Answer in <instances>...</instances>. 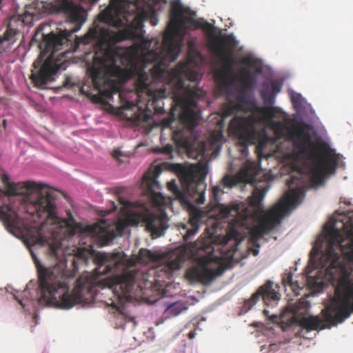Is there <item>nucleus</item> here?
Instances as JSON below:
<instances>
[{
  "instance_id": "nucleus-5",
  "label": "nucleus",
  "mask_w": 353,
  "mask_h": 353,
  "mask_svg": "<svg viewBox=\"0 0 353 353\" xmlns=\"http://www.w3.org/2000/svg\"><path fill=\"white\" fill-rule=\"evenodd\" d=\"M342 251L347 262L340 261L332 248L323 257L328 262L330 280L336 281L334 295L322 311L324 321L332 325L343 323L353 312V241L348 246L342 247Z\"/></svg>"
},
{
  "instance_id": "nucleus-25",
  "label": "nucleus",
  "mask_w": 353,
  "mask_h": 353,
  "mask_svg": "<svg viewBox=\"0 0 353 353\" xmlns=\"http://www.w3.org/2000/svg\"><path fill=\"white\" fill-rule=\"evenodd\" d=\"M203 217V212L197 208H192L190 210V219L188 225H183V229L185 230L183 239L188 241L199 230V222Z\"/></svg>"
},
{
  "instance_id": "nucleus-56",
  "label": "nucleus",
  "mask_w": 353,
  "mask_h": 353,
  "mask_svg": "<svg viewBox=\"0 0 353 353\" xmlns=\"http://www.w3.org/2000/svg\"><path fill=\"white\" fill-rule=\"evenodd\" d=\"M243 222H244V221H242L241 222V225H243V224H244V223H243Z\"/></svg>"
},
{
  "instance_id": "nucleus-1",
  "label": "nucleus",
  "mask_w": 353,
  "mask_h": 353,
  "mask_svg": "<svg viewBox=\"0 0 353 353\" xmlns=\"http://www.w3.org/2000/svg\"><path fill=\"white\" fill-rule=\"evenodd\" d=\"M107 55L111 59L110 64L97 56L94 57L91 64H87L88 73L99 93L109 99L118 94L123 110L137 108L142 112L135 115L137 121H146L149 117L147 112L163 113L166 89H157L156 81L166 76L174 90L170 82L171 70H167L172 61L166 59L161 62L151 54L139 57L134 50L123 49L110 50Z\"/></svg>"
},
{
  "instance_id": "nucleus-39",
  "label": "nucleus",
  "mask_w": 353,
  "mask_h": 353,
  "mask_svg": "<svg viewBox=\"0 0 353 353\" xmlns=\"http://www.w3.org/2000/svg\"><path fill=\"white\" fill-rule=\"evenodd\" d=\"M283 283L285 285L290 286L293 290H295L296 288H299L298 282H294L292 280V274L289 272L283 279Z\"/></svg>"
},
{
  "instance_id": "nucleus-14",
  "label": "nucleus",
  "mask_w": 353,
  "mask_h": 353,
  "mask_svg": "<svg viewBox=\"0 0 353 353\" xmlns=\"http://www.w3.org/2000/svg\"><path fill=\"white\" fill-rule=\"evenodd\" d=\"M229 129L238 137L243 147L242 153L248 152V145L254 144L259 140V134L254 127L253 117L235 116L230 122Z\"/></svg>"
},
{
  "instance_id": "nucleus-44",
  "label": "nucleus",
  "mask_w": 353,
  "mask_h": 353,
  "mask_svg": "<svg viewBox=\"0 0 353 353\" xmlns=\"http://www.w3.org/2000/svg\"><path fill=\"white\" fill-rule=\"evenodd\" d=\"M221 192V189L219 186H215L212 189V194L214 195V199H216L219 194Z\"/></svg>"
},
{
  "instance_id": "nucleus-41",
  "label": "nucleus",
  "mask_w": 353,
  "mask_h": 353,
  "mask_svg": "<svg viewBox=\"0 0 353 353\" xmlns=\"http://www.w3.org/2000/svg\"><path fill=\"white\" fill-rule=\"evenodd\" d=\"M175 120V117L174 114H172L170 117L166 119H163L161 121L162 125L163 128H170L172 123Z\"/></svg>"
},
{
  "instance_id": "nucleus-16",
  "label": "nucleus",
  "mask_w": 353,
  "mask_h": 353,
  "mask_svg": "<svg viewBox=\"0 0 353 353\" xmlns=\"http://www.w3.org/2000/svg\"><path fill=\"white\" fill-rule=\"evenodd\" d=\"M38 3H32L26 6L25 11L22 14L14 15L9 19L8 23V29L3 34L2 38H0V43L3 41L11 40L17 34L19 33V30L17 23L23 26L25 25H32L33 20L37 17L39 10H37V5Z\"/></svg>"
},
{
  "instance_id": "nucleus-6",
  "label": "nucleus",
  "mask_w": 353,
  "mask_h": 353,
  "mask_svg": "<svg viewBox=\"0 0 353 353\" xmlns=\"http://www.w3.org/2000/svg\"><path fill=\"white\" fill-rule=\"evenodd\" d=\"M200 79L199 74L190 67L188 61L178 63L170 73V82L174 85L173 97L174 101L182 106L179 120L190 130H193L197 125L199 113L194 108H196L197 101L203 98L205 93L196 86H186L185 80L196 83Z\"/></svg>"
},
{
  "instance_id": "nucleus-8",
  "label": "nucleus",
  "mask_w": 353,
  "mask_h": 353,
  "mask_svg": "<svg viewBox=\"0 0 353 353\" xmlns=\"http://www.w3.org/2000/svg\"><path fill=\"white\" fill-rule=\"evenodd\" d=\"M97 267V275L106 274L123 268L121 274L114 275L110 280V288L112 289L118 299V303H112V307L122 314L124 305L133 300L131 294L135 284L138 270L134 267L124 268V262L121 253H98L96 255Z\"/></svg>"
},
{
  "instance_id": "nucleus-10",
  "label": "nucleus",
  "mask_w": 353,
  "mask_h": 353,
  "mask_svg": "<svg viewBox=\"0 0 353 353\" xmlns=\"http://www.w3.org/2000/svg\"><path fill=\"white\" fill-rule=\"evenodd\" d=\"M190 10L185 8L180 1H175L171 4L170 12V22L168 23V32L163 38V48L159 52H150L148 54L153 55L155 60H161V62L168 59L170 61H174L181 51L179 43L175 40L174 36L177 34L184 25L191 21L190 19L183 17L184 14H188Z\"/></svg>"
},
{
  "instance_id": "nucleus-32",
  "label": "nucleus",
  "mask_w": 353,
  "mask_h": 353,
  "mask_svg": "<svg viewBox=\"0 0 353 353\" xmlns=\"http://www.w3.org/2000/svg\"><path fill=\"white\" fill-rule=\"evenodd\" d=\"M84 231L93 236L97 237H103L107 233V230L105 227L104 223H95L94 225H87L85 228Z\"/></svg>"
},
{
  "instance_id": "nucleus-20",
  "label": "nucleus",
  "mask_w": 353,
  "mask_h": 353,
  "mask_svg": "<svg viewBox=\"0 0 353 353\" xmlns=\"http://www.w3.org/2000/svg\"><path fill=\"white\" fill-rule=\"evenodd\" d=\"M160 173L161 169L157 167L152 175L147 172L143 176L147 194H148L154 205L157 206H162L166 203V198L161 193L156 192L157 190L161 188V185L157 179Z\"/></svg>"
},
{
  "instance_id": "nucleus-17",
  "label": "nucleus",
  "mask_w": 353,
  "mask_h": 353,
  "mask_svg": "<svg viewBox=\"0 0 353 353\" xmlns=\"http://www.w3.org/2000/svg\"><path fill=\"white\" fill-rule=\"evenodd\" d=\"M310 157L314 161V167L311 170V178L315 183L322 182L325 175L335 172L336 162L332 157H317L314 152H311Z\"/></svg>"
},
{
  "instance_id": "nucleus-29",
  "label": "nucleus",
  "mask_w": 353,
  "mask_h": 353,
  "mask_svg": "<svg viewBox=\"0 0 353 353\" xmlns=\"http://www.w3.org/2000/svg\"><path fill=\"white\" fill-rule=\"evenodd\" d=\"M253 110L257 112L261 117V120L270 124L273 119L275 117L276 114L282 113V110L277 107L274 106H265L260 107L256 104L253 103Z\"/></svg>"
},
{
  "instance_id": "nucleus-28",
  "label": "nucleus",
  "mask_w": 353,
  "mask_h": 353,
  "mask_svg": "<svg viewBox=\"0 0 353 353\" xmlns=\"http://www.w3.org/2000/svg\"><path fill=\"white\" fill-rule=\"evenodd\" d=\"M296 321L297 324L306 332L316 330L319 327L324 328L323 326V321L319 316H296Z\"/></svg>"
},
{
  "instance_id": "nucleus-45",
  "label": "nucleus",
  "mask_w": 353,
  "mask_h": 353,
  "mask_svg": "<svg viewBox=\"0 0 353 353\" xmlns=\"http://www.w3.org/2000/svg\"><path fill=\"white\" fill-rule=\"evenodd\" d=\"M241 63L246 65H252V60L250 57L243 58Z\"/></svg>"
},
{
  "instance_id": "nucleus-30",
  "label": "nucleus",
  "mask_w": 353,
  "mask_h": 353,
  "mask_svg": "<svg viewBox=\"0 0 353 353\" xmlns=\"http://www.w3.org/2000/svg\"><path fill=\"white\" fill-rule=\"evenodd\" d=\"M160 259V256L147 249H141L137 256L138 262L148 264L150 262H156Z\"/></svg>"
},
{
  "instance_id": "nucleus-27",
  "label": "nucleus",
  "mask_w": 353,
  "mask_h": 353,
  "mask_svg": "<svg viewBox=\"0 0 353 353\" xmlns=\"http://www.w3.org/2000/svg\"><path fill=\"white\" fill-rule=\"evenodd\" d=\"M246 90L241 89V94L237 97L238 102L233 100H228L223 108V114L227 117L239 111H244V105L246 103L245 92Z\"/></svg>"
},
{
  "instance_id": "nucleus-19",
  "label": "nucleus",
  "mask_w": 353,
  "mask_h": 353,
  "mask_svg": "<svg viewBox=\"0 0 353 353\" xmlns=\"http://www.w3.org/2000/svg\"><path fill=\"white\" fill-rule=\"evenodd\" d=\"M273 282L268 281L261 286L258 290L252 295V297L244 302L243 310L245 312L250 310L257 302L260 297H262L264 303L269 305L271 301H278L279 294L273 288Z\"/></svg>"
},
{
  "instance_id": "nucleus-52",
  "label": "nucleus",
  "mask_w": 353,
  "mask_h": 353,
  "mask_svg": "<svg viewBox=\"0 0 353 353\" xmlns=\"http://www.w3.org/2000/svg\"><path fill=\"white\" fill-rule=\"evenodd\" d=\"M270 319H271L272 321L274 322L277 319V316L276 315H272L270 317Z\"/></svg>"
},
{
  "instance_id": "nucleus-54",
  "label": "nucleus",
  "mask_w": 353,
  "mask_h": 353,
  "mask_svg": "<svg viewBox=\"0 0 353 353\" xmlns=\"http://www.w3.org/2000/svg\"><path fill=\"white\" fill-rule=\"evenodd\" d=\"M19 304H20L21 305H22L23 307H24V306H23V303H22V301H19Z\"/></svg>"
},
{
  "instance_id": "nucleus-18",
  "label": "nucleus",
  "mask_w": 353,
  "mask_h": 353,
  "mask_svg": "<svg viewBox=\"0 0 353 353\" xmlns=\"http://www.w3.org/2000/svg\"><path fill=\"white\" fill-rule=\"evenodd\" d=\"M59 69V65L53 61L52 58L48 57L38 70L32 71L30 78L35 87L43 89L48 82L54 80L53 76Z\"/></svg>"
},
{
  "instance_id": "nucleus-55",
  "label": "nucleus",
  "mask_w": 353,
  "mask_h": 353,
  "mask_svg": "<svg viewBox=\"0 0 353 353\" xmlns=\"http://www.w3.org/2000/svg\"><path fill=\"white\" fill-rule=\"evenodd\" d=\"M257 253H258V251H255V252H254V255H256V254H257Z\"/></svg>"
},
{
  "instance_id": "nucleus-51",
  "label": "nucleus",
  "mask_w": 353,
  "mask_h": 353,
  "mask_svg": "<svg viewBox=\"0 0 353 353\" xmlns=\"http://www.w3.org/2000/svg\"><path fill=\"white\" fill-rule=\"evenodd\" d=\"M41 63V60H37L36 61L34 62L33 63V66L34 68V69H37Z\"/></svg>"
},
{
  "instance_id": "nucleus-7",
  "label": "nucleus",
  "mask_w": 353,
  "mask_h": 353,
  "mask_svg": "<svg viewBox=\"0 0 353 353\" xmlns=\"http://www.w3.org/2000/svg\"><path fill=\"white\" fill-rule=\"evenodd\" d=\"M155 15V12L152 10L147 11L142 9L134 17L133 21L130 24L119 32H114L110 30L108 28L97 26L90 28L81 39V41L83 44H88L92 41H96L101 48H106L107 50L104 54V57L99 58L105 60L107 64L111 63V59L107 55V53L110 50L121 49L134 50L139 57L145 56L148 54L150 52H152V50L140 55L137 49L112 47V45L126 39H141L144 32L143 30V22L150 19V23L152 26H156L158 21ZM159 50H155L153 52H159Z\"/></svg>"
},
{
  "instance_id": "nucleus-36",
  "label": "nucleus",
  "mask_w": 353,
  "mask_h": 353,
  "mask_svg": "<svg viewBox=\"0 0 353 353\" xmlns=\"http://www.w3.org/2000/svg\"><path fill=\"white\" fill-rule=\"evenodd\" d=\"M241 84L242 90H250L253 88L256 83V79L252 74H250L246 77H241L239 79Z\"/></svg>"
},
{
  "instance_id": "nucleus-9",
  "label": "nucleus",
  "mask_w": 353,
  "mask_h": 353,
  "mask_svg": "<svg viewBox=\"0 0 353 353\" xmlns=\"http://www.w3.org/2000/svg\"><path fill=\"white\" fill-rule=\"evenodd\" d=\"M205 29L209 34V49L223 63L222 70L215 74V78L221 86L226 89L235 81L234 66L238 61L233 54L237 41L232 34L215 35L214 27L208 22L205 24Z\"/></svg>"
},
{
  "instance_id": "nucleus-33",
  "label": "nucleus",
  "mask_w": 353,
  "mask_h": 353,
  "mask_svg": "<svg viewBox=\"0 0 353 353\" xmlns=\"http://www.w3.org/2000/svg\"><path fill=\"white\" fill-rule=\"evenodd\" d=\"M240 205L239 204L232 205L231 206L221 205L220 214L223 218L229 216H237L240 214Z\"/></svg>"
},
{
  "instance_id": "nucleus-4",
  "label": "nucleus",
  "mask_w": 353,
  "mask_h": 353,
  "mask_svg": "<svg viewBox=\"0 0 353 353\" xmlns=\"http://www.w3.org/2000/svg\"><path fill=\"white\" fill-rule=\"evenodd\" d=\"M30 252L37 270L41 292L38 301L41 305L68 310L93 299L97 281L94 275L88 273L78 278L75 287L70 292L69 280L75 276L78 268L74 259L71 271L66 269L65 261L46 268L33 251L30 250Z\"/></svg>"
},
{
  "instance_id": "nucleus-12",
  "label": "nucleus",
  "mask_w": 353,
  "mask_h": 353,
  "mask_svg": "<svg viewBox=\"0 0 353 353\" xmlns=\"http://www.w3.org/2000/svg\"><path fill=\"white\" fill-rule=\"evenodd\" d=\"M125 222L130 225H137L142 223L154 239L163 235L169 226L166 214L164 212L153 213L149 210L129 213L125 218Z\"/></svg>"
},
{
  "instance_id": "nucleus-13",
  "label": "nucleus",
  "mask_w": 353,
  "mask_h": 353,
  "mask_svg": "<svg viewBox=\"0 0 353 353\" xmlns=\"http://www.w3.org/2000/svg\"><path fill=\"white\" fill-rule=\"evenodd\" d=\"M274 130L275 134L279 137H283L286 132L288 139L291 141L298 154L303 156L308 154L306 147L307 143L312 145L309 134L305 132V126L303 123L296 122L290 128L283 121H272L269 124Z\"/></svg>"
},
{
  "instance_id": "nucleus-24",
  "label": "nucleus",
  "mask_w": 353,
  "mask_h": 353,
  "mask_svg": "<svg viewBox=\"0 0 353 353\" xmlns=\"http://www.w3.org/2000/svg\"><path fill=\"white\" fill-rule=\"evenodd\" d=\"M168 258L165 261V265L161 268L170 274L173 271L178 270L181 268L182 264L187 258V250L185 248L176 250L170 252Z\"/></svg>"
},
{
  "instance_id": "nucleus-11",
  "label": "nucleus",
  "mask_w": 353,
  "mask_h": 353,
  "mask_svg": "<svg viewBox=\"0 0 353 353\" xmlns=\"http://www.w3.org/2000/svg\"><path fill=\"white\" fill-rule=\"evenodd\" d=\"M175 169L183 183L186 193L194 202L203 204L205 201L206 184L204 182L205 176L201 171L193 166L187 167L181 164H176Z\"/></svg>"
},
{
  "instance_id": "nucleus-47",
  "label": "nucleus",
  "mask_w": 353,
  "mask_h": 353,
  "mask_svg": "<svg viewBox=\"0 0 353 353\" xmlns=\"http://www.w3.org/2000/svg\"><path fill=\"white\" fill-rule=\"evenodd\" d=\"M301 304H303V303H297L296 305H294V313L295 315H298L299 308L301 307H300Z\"/></svg>"
},
{
  "instance_id": "nucleus-37",
  "label": "nucleus",
  "mask_w": 353,
  "mask_h": 353,
  "mask_svg": "<svg viewBox=\"0 0 353 353\" xmlns=\"http://www.w3.org/2000/svg\"><path fill=\"white\" fill-rule=\"evenodd\" d=\"M229 239H234L235 241L234 245L232 246L231 250H229L230 256H232L233 254L237 250V242L241 241L242 236L241 234L234 228H231L228 234Z\"/></svg>"
},
{
  "instance_id": "nucleus-35",
  "label": "nucleus",
  "mask_w": 353,
  "mask_h": 353,
  "mask_svg": "<svg viewBox=\"0 0 353 353\" xmlns=\"http://www.w3.org/2000/svg\"><path fill=\"white\" fill-rule=\"evenodd\" d=\"M263 86V88L261 92V97L267 106H272L275 101V95L271 93L268 83H264Z\"/></svg>"
},
{
  "instance_id": "nucleus-21",
  "label": "nucleus",
  "mask_w": 353,
  "mask_h": 353,
  "mask_svg": "<svg viewBox=\"0 0 353 353\" xmlns=\"http://www.w3.org/2000/svg\"><path fill=\"white\" fill-rule=\"evenodd\" d=\"M59 8L68 14V19L74 27L69 31L72 34L80 30L85 21L84 13L70 0H57Z\"/></svg>"
},
{
  "instance_id": "nucleus-23",
  "label": "nucleus",
  "mask_w": 353,
  "mask_h": 353,
  "mask_svg": "<svg viewBox=\"0 0 353 353\" xmlns=\"http://www.w3.org/2000/svg\"><path fill=\"white\" fill-rule=\"evenodd\" d=\"M3 193V190L0 189V195ZM0 219L4 221L10 230H19L23 226L22 219L10 205L0 206Z\"/></svg>"
},
{
  "instance_id": "nucleus-40",
  "label": "nucleus",
  "mask_w": 353,
  "mask_h": 353,
  "mask_svg": "<svg viewBox=\"0 0 353 353\" xmlns=\"http://www.w3.org/2000/svg\"><path fill=\"white\" fill-rule=\"evenodd\" d=\"M282 88V84L278 82L276 80H273L271 81V90L272 94L274 95H276L279 92H281Z\"/></svg>"
},
{
  "instance_id": "nucleus-53",
  "label": "nucleus",
  "mask_w": 353,
  "mask_h": 353,
  "mask_svg": "<svg viewBox=\"0 0 353 353\" xmlns=\"http://www.w3.org/2000/svg\"><path fill=\"white\" fill-rule=\"evenodd\" d=\"M263 313L265 314V316H268V310H265L263 311Z\"/></svg>"
},
{
  "instance_id": "nucleus-22",
  "label": "nucleus",
  "mask_w": 353,
  "mask_h": 353,
  "mask_svg": "<svg viewBox=\"0 0 353 353\" xmlns=\"http://www.w3.org/2000/svg\"><path fill=\"white\" fill-rule=\"evenodd\" d=\"M110 6L114 9L117 16H113L111 11L107 10L99 16V21L115 28H121L123 25V20L119 15L125 12L123 0H110Z\"/></svg>"
},
{
  "instance_id": "nucleus-42",
  "label": "nucleus",
  "mask_w": 353,
  "mask_h": 353,
  "mask_svg": "<svg viewBox=\"0 0 353 353\" xmlns=\"http://www.w3.org/2000/svg\"><path fill=\"white\" fill-rule=\"evenodd\" d=\"M119 201L123 207L126 210L130 208L132 205V203L130 201H126L121 197L119 198Z\"/></svg>"
},
{
  "instance_id": "nucleus-26",
  "label": "nucleus",
  "mask_w": 353,
  "mask_h": 353,
  "mask_svg": "<svg viewBox=\"0 0 353 353\" xmlns=\"http://www.w3.org/2000/svg\"><path fill=\"white\" fill-rule=\"evenodd\" d=\"M72 32L68 30H62L57 34L51 32L44 37L46 46L53 52L57 51L59 47L70 41Z\"/></svg>"
},
{
  "instance_id": "nucleus-38",
  "label": "nucleus",
  "mask_w": 353,
  "mask_h": 353,
  "mask_svg": "<svg viewBox=\"0 0 353 353\" xmlns=\"http://www.w3.org/2000/svg\"><path fill=\"white\" fill-rule=\"evenodd\" d=\"M168 190L173 193V194L179 200L183 201L185 199V194L176 185L175 181L172 180L168 183Z\"/></svg>"
},
{
  "instance_id": "nucleus-2",
  "label": "nucleus",
  "mask_w": 353,
  "mask_h": 353,
  "mask_svg": "<svg viewBox=\"0 0 353 353\" xmlns=\"http://www.w3.org/2000/svg\"><path fill=\"white\" fill-rule=\"evenodd\" d=\"M1 181L7 195H23V208L32 216L45 219L39 226L32 227L27 230L28 241L32 245H48L50 254L57 256L60 242H51L57 239L55 229H66L71 235H74L79 228L72 218L65 219L59 217L57 212L56 196L49 187L34 181L12 183L8 175L3 174Z\"/></svg>"
},
{
  "instance_id": "nucleus-49",
  "label": "nucleus",
  "mask_w": 353,
  "mask_h": 353,
  "mask_svg": "<svg viewBox=\"0 0 353 353\" xmlns=\"http://www.w3.org/2000/svg\"><path fill=\"white\" fill-rule=\"evenodd\" d=\"M121 156V153L119 150H114L113 157L115 158H119V157Z\"/></svg>"
},
{
  "instance_id": "nucleus-31",
  "label": "nucleus",
  "mask_w": 353,
  "mask_h": 353,
  "mask_svg": "<svg viewBox=\"0 0 353 353\" xmlns=\"http://www.w3.org/2000/svg\"><path fill=\"white\" fill-rule=\"evenodd\" d=\"M188 309L185 303L182 301H176L170 304L164 312L166 317H174L179 315L182 312Z\"/></svg>"
},
{
  "instance_id": "nucleus-46",
  "label": "nucleus",
  "mask_w": 353,
  "mask_h": 353,
  "mask_svg": "<svg viewBox=\"0 0 353 353\" xmlns=\"http://www.w3.org/2000/svg\"><path fill=\"white\" fill-rule=\"evenodd\" d=\"M292 101L294 105H299L300 101V96L297 95L296 97H292Z\"/></svg>"
},
{
  "instance_id": "nucleus-48",
  "label": "nucleus",
  "mask_w": 353,
  "mask_h": 353,
  "mask_svg": "<svg viewBox=\"0 0 353 353\" xmlns=\"http://www.w3.org/2000/svg\"><path fill=\"white\" fill-rule=\"evenodd\" d=\"M179 137V139H180L179 141L181 143L183 142L182 140V133L181 132H174V137L177 138Z\"/></svg>"
},
{
  "instance_id": "nucleus-15",
  "label": "nucleus",
  "mask_w": 353,
  "mask_h": 353,
  "mask_svg": "<svg viewBox=\"0 0 353 353\" xmlns=\"http://www.w3.org/2000/svg\"><path fill=\"white\" fill-rule=\"evenodd\" d=\"M225 267L219 266L216 269L208 268L207 261L201 260L199 265L189 268L185 274V278L190 283H210L216 276L224 272Z\"/></svg>"
},
{
  "instance_id": "nucleus-50",
  "label": "nucleus",
  "mask_w": 353,
  "mask_h": 353,
  "mask_svg": "<svg viewBox=\"0 0 353 353\" xmlns=\"http://www.w3.org/2000/svg\"><path fill=\"white\" fill-rule=\"evenodd\" d=\"M195 335H196L195 330L191 331L188 334V338L190 339H194L195 337Z\"/></svg>"
},
{
  "instance_id": "nucleus-34",
  "label": "nucleus",
  "mask_w": 353,
  "mask_h": 353,
  "mask_svg": "<svg viewBox=\"0 0 353 353\" xmlns=\"http://www.w3.org/2000/svg\"><path fill=\"white\" fill-rule=\"evenodd\" d=\"M225 117L222 116V118L217 122V127L219 129L214 130L211 134V143L215 144L220 142L223 138V128L224 127V119Z\"/></svg>"
},
{
  "instance_id": "nucleus-43",
  "label": "nucleus",
  "mask_w": 353,
  "mask_h": 353,
  "mask_svg": "<svg viewBox=\"0 0 353 353\" xmlns=\"http://www.w3.org/2000/svg\"><path fill=\"white\" fill-rule=\"evenodd\" d=\"M239 74H240V77H246L250 74H252V72H250V70L248 68H241L239 69Z\"/></svg>"
},
{
  "instance_id": "nucleus-3",
  "label": "nucleus",
  "mask_w": 353,
  "mask_h": 353,
  "mask_svg": "<svg viewBox=\"0 0 353 353\" xmlns=\"http://www.w3.org/2000/svg\"><path fill=\"white\" fill-rule=\"evenodd\" d=\"M259 163L248 161L236 176L225 175L223 179L225 186L232 188L238 183H247L254 186L252 195L248 199L250 206L254 208V215L259 219V224L251 230L252 238L261 239L279 224L291 208L299 204L301 196H304V186L299 185L301 178L292 176L287 184L290 188L284 196L270 210L265 211L261 203L269 186L265 181Z\"/></svg>"
}]
</instances>
